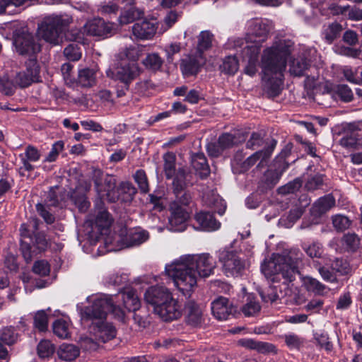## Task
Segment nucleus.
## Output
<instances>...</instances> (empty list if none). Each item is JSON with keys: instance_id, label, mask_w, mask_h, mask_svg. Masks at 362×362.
Returning <instances> with one entry per match:
<instances>
[{"instance_id": "nucleus-25", "label": "nucleus", "mask_w": 362, "mask_h": 362, "mask_svg": "<svg viewBox=\"0 0 362 362\" xmlns=\"http://www.w3.org/2000/svg\"><path fill=\"white\" fill-rule=\"evenodd\" d=\"M148 238V233L144 230H136L127 234L124 238H120L122 240L121 247H131L141 245Z\"/></svg>"}, {"instance_id": "nucleus-13", "label": "nucleus", "mask_w": 362, "mask_h": 362, "mask_svg": "<svg viewBox=\"0 0 362 362\" xmlns=\"http://www.w3.org/2000/svg\"><path fill=\"white\" fill-rule=\"evenodd\" d=\"M170 215L168 218V228L174 232H182L187 228L189 218L188 212L179 205L177 202H173L170 205Z\"/></svg>"}, {"instance_id": "nucleus-4", "label": "nucleus", "mask_w": 362, "mask_h": 362, "mask_svg": "<svg viewBox=\"0 0 362 362\" xmlns=\"http://www.w3.org/2000/svg\"><path fill=\"white\" fill-rule=\"evenodd\" d=\"M146 303L153 307V312L164 321L177 320L182 314V305L173 298L170 291L163 286H153L144 293Z\"/></svg>"}, {"instance_id": "nucleus-30", "label": "nucleus", "mask_w": 362, "mask_h": 362, "mask_svg": "<svg viewBox=\"0 0 362 362\" xmlns=\"http://www.w3.org/2000/svg\"><path fill=\"white\" fill-rule=\"evenodd\" d=\"M192 165L202 178L206 177L210 173L209 166L203 153H195L192 156Z\"/></svg>"}, {"instance_id": "nucleus-6", "label": "nucleus", "mask_w": 362, "mask_h": 362, "mask_svg": "<svg viewBox=\"0 0 362 362\" xmlns=\"http://www.w3.org/2000/svg\"><path fill=\"white\" fill-rule=\"evenodd\" d=\"M246 39L238 38L234 40V48L244 47L246 45H255L261 48L273 28L272 23L267 19H251L247 23Z\"/></svg>"}, {"instance_id": "nucleus-43", "label": "nucleus", "mask_w": 362, "mask_h": 362, "mask_svg": "<svg viewBox=\"0 0 362 362\" xmlns=\"http://www.w3.org/2000/svg\"><path fill=\"white\" fill-rule=\"evenodd\" d=\"M238 62L235 56H228L226 57L221 65L220 68L222 71L230 74H234L238 69Z\"/></svg>"}, {"instance_id": "nucleus-56", "label": "nucleus", "mask_w": 362, "mask_h": 362, "mask_svg": "<svg viewBox=\"0 0 362 362\" xmlns=\"http://www.w3.org/2000/svg\"><path fill=\"white\" fill-rule=\"evenodd\" d=\"M64 56L71 61H78L81 57L80 49L76 45L71 44L64 50Z\"/></svg>"}, {"instance_id": "nucleus-57", "label": "nucleus", "mask_w": 362, "mask_h": 362, "mask_svg": "<svg viewBox=\"0 0 362 362\" xmlns=\"http://www.w3.org/2000/svg\"><path fill=\"white\" fill-rule=\"evenodd\" d=\"M33 271L40 276H45L49 274L50 267L47 261L39 260L35 262Z\"/></svg>"}, {"instance_id": "nucleus-37", "label": "nucleus", "mask_w": 362, "mask_h": 362, "mask_svg": "<svg viewBox=\"0 0 362 362\" xmlns=\"http://www.w3.org/2000/svg\"><path fill=\"white\" fill-rule=\"evenodd\" d=\"M144 13L141 10L135 7H130L129 9L123 11L119 17V23L120 25H127L139 19L143 16Z\"/></svg>"}, {"instance_id": "nucleus-51", "label": "nucleus", "mask_w": 362, "mask_h": 362, "mask_svg": "<svg viewBox=\"0 0 362 362\" xmlns=\"http://www.w3.org/2000/svg\"><path fill=\"white\" fill-rule=\"evenodd\" d=\"M18 335L13 327H5L1 330V339L5 344L11 345L17 341Z\"/></svg>"}, {"instance_id": "nucleus-44", "label": "nucleus", "mask_w": 362, "mask_h": 362, "mask_svg": "<svg viewBox=\"0 0 362 362\" xmlns=\"http://www.w3.org/2000/svg\"><path fill=\"white\" fill-rule=\"evenodd\" d=\"M37 354L42 358H49L54 352L55 348L53 344L49 340H42L37 345Z\"/></svg>"}, {"instance_id": "nucleus-61", "label": "nucleus", "mask_w": 362, "mask_h": 362, "mask_svg": "<svg viewBox=\"0 0 362 362\" xmlns=\"http://www.w3.org/2000/svg\"><path fill=\"white\" fill-rule=\"evenodd\" d=\"M301 183L298 180H294L288 182L287 185L282 186L278 189V192L281 194H287L294 193L300 187Z\"/></svg>"}, {"instance_id": "nucleus-33", "label": "nucleus", "mask_w": 362, "mask_h": 362, "mask_svg": "<svg viewBox=\"0 0 362 362\" xmlns=\"http://www.w3.org/2000/svg\"><path fill=\"white\" fill-rule=\"evenodd\" d=\"M260 310L261 306L259 302L251 295L247 296L245 303L241 308L243 313L246 317L255 316L259 313Z\"/></svg>"}, {"instance_id": "nucleus-26", "label": "nucleus", "mask_w": 362, "mask_h": 362, "mask_svg": "<svg viewBox=\"0 0 362 362\" xmlns=\"http://www.w3.org/2000/svg\"><path fill=\"white\" fill-rule=\"evenodd\" d=\"M189 177H191L190 173L188 172L187 169L184 167L180 168L176 170L175 175L173 177L174 193H177L180 192V190L185 189V188L189 184Z\"/></svg>"}, {"instance_id": "nucleus-29", "label": "nucleus", "mask_w": 362, "mask_h": 362, "mask_svg": "<svg viewBox=\"0 0 362 362\" xmlns=\"http://www.w3.org/2000/svg\"><path fill=\"white\" fill-rule=\"evenodd\" d=\"M22 167H21V170H25L26 171H32L33 170V166L30 164V162H36L40 158V153L38 150L32 146H28L25 151L24 154L20 155Z\"/></svg>"}, {"instance_id": "nucleus-46", "label": "nucleus", "mask_w": 362, "mask_h": 362, "mask_svg": "<svg viewBox=\"0 0 362 362\" xmlns=\"http://www.w3.org/2000/svg\"><path fill=\"white\" fill-rule=\"evenodd\" d=\"M334 94L345 103L350 102L354 98V93L346 85H338L334 89Z\"/></svg>"}, {"instance_id": "nucleus-50", "label": "nucleus", "mask_w": 362, "mask_h": 362, "mask_svg": "<svg viewBox=\"0 0 362 362\" xmlns=\"http://www.w3.org/2000/svg\"><path fill=\"white\" fill-rule=\"evenodd\" d=\"M64 148V143L63 141H57L54 142L52 146L50 151L45 157L44 161L45 162H54L55 161L59 153H62Z\"/></svg>"}, {"instance_id": "nucleus-21", "label": "nucleus", "mask_w": 362, "mask_h": 362, "mask_svg": "<svg viewBox=\"0 0 362 362\" xmlns=\"http://www.w3.org/2000/svg\"><path fill=\"white\" fill-rule=\"evenodd\" d=\"M276 141L273 140L270 145L267 146L262 151H257L252 155L250 156L240 164V171L245 172L253 166L258 160V166L263 165L264 163L269 159L276 146Z\"/></svg>"}, {"instance_id": "nucleus-18", "label": "nucleus", "mask_w": 362, "mask_h": 362, "mask_svg": "<svg viewBox=\"0 0 362 362\" xmlns=\"http://www.w3.org/2000/svg\"><path fill=\"white\" fill-rule=\"evenodd\" d=\"M157 29L158 24L155 21L144 20L134 23L132 27V32L137 40H149L154 37Z\"/></svg>"}, {"instance_id": "nucleus-41", "label": "nucleus", "mask_w": 362, "mask_h": 362, "mask_svg": "<svg viewBox=\"0 0 362 362\" xmlns=\"http://www.w3.org/2000/svg\"><path fill=\"white\" fill-rule=\"evenodd\" d=\"M214 35L209 31H202L198 37L197 53H202L211 47Z\"/></svg>"}, {"instance_id": "nucleus-5", "label": "nucleus", "mask_w": 362, "mask_h": 362, "mask_svg": "<svg viewBox=\"0 0 362 362\" xmlns=\"http://www.w3.org/2000/svg\"><path fill=\"white\" fill-rule=\"evenodd\" d=\"M165 271L183 295L190 296L196 288L199 277L185 255L181 256L167 264Z\"/></svg>"}, {"instance_id": "nucleus-60", "label": "nucleus", "mask_w": 362, "mask_h": 362, "mask_svg": "<svg viewBox=\"0 0 362 362\" xmlns=\"http://www.w3.org/2000/svg\"><path fill=\"white\" fill-rule=\"evenodd\" d=\"M342 241L348 249L355 250L358 247L360 240L356 234L348 233L344 235Z\"/></svg>"}, {"instance_id": "nucleus-31", "label": "nucleus", "mask_w": 362, "mask_h": 362, "mask_svg": "<svg viewBox=\"0 0 362 362\" xmlns=\"http://www.w3.org/2000/svg\"><path fill=\"white\" fill-rule=\"evenodd\" d=\"M187 321L192 326L199 325L202 320V309L194 301H189L186 305Z\"/></svg>"}, {"instance_id": "nucleus-47", "label": "nucleus", "mask_w": 362, "mask_h": 362, "mask_svg": "<svg viewBox=\"0 0 362 362\" xmlns=\"http://www.w3.org/2000/svg\"><path fill=\"white\" fill-rule=\"evenodd\" d=\"M259 295L262 299L266 303H274L279 298L278 289L275 286H269L264 290L260 291Z\"/></svg>"}, {"instance_id": "nucleus-11", "label": "nucleus", "mask_w": 362, "mask_h": 362, "mask_svg": "<svg viewBox=\"0 0 362 362\" xmlns=\"http://www.w3.org/2000/svg\"><path fill=\"white\" fill-rule=\"evenodd\" d=\"M17 52L21 55L33 56L40 51V45L37 38L30 33L22 31L17 33L13 40Z\"/></svg>"}, {"instance_id": "nucleus-62", "label": "nucleus", "mask_w": 362, "mask_h": 362, "mask_svg": "<svg viewBox=\"0 0 362 362\" xmlns=\"http://www.w3.org/2000/svg\"><path fill=\"white\" fill-rule=\"evenodd\" d=\"M100 341L95 339L92 335V337H81L80 343L82 348L86 350H95L98 347V344Z\"/></svg>"}, {"instance_id": "nucleus-38", "label": "nucleus", "mask_w": 362, "mask_h": 362, "mask_svg": "<svg viewBox=\"0 0 362 362\" xmlns=\"http://www.w3.org/2000/svg\"><path fill=\"white\" fill-rule=\"evenodd\" d=\"M78 82L84 87H90L95 83V71L86 68L78 71Z\"/></svg>"}, {"instance_id": "nucleus-19", "label": "nucleus", "mask_w": 362, "mask_h": 362, "mask_svg": "<svg viewBox=\"0 0 362 362\" xmlns=\"http://www.w3.org/2000/svg\"><path fill=\"white\" fill-rule=\"evenodd\" d=\"M90 333L98 341L105 343L115 337L116 329L111 324L102 320L93 322L90 327Z\"/></svg>"}, {"instance_id": "nucleus-14", "label": "nucleus", "mask_w": 362, "mask_h": 362, "mask_svg": "<svg viewBox=\"0 0 362 362\" xmlns=\"http://www.w3.org/2000/svg\"><path fill=\"white\" fill-rule=\"evenodd\" d=\"M86 35L105 38L115 33V25L105 22L100 18H93L88 21L83 25Z\"/></svg>"}, {"instance_id": "nucleus-1", "label": "nucleus", "mask_w": 362, "mask_h": 362, "mask_svg": "<svg viewBox=\"0 0 362 362\" xmlns=\"http://www.w3.org/2000/svg\"><path fill=\"white\" fill-rule=\"evenodd\" d=\"M293 42L286 39H276L262 54L260 66L264 90L272 97L281 91L284 72L287 59L291 54Z\"/></svg>"}, {"instance_id": "nucleus-10", "label": "nucleus", "mask_w": 362, "mask_h": 362, "mask_svg": "<svg viewBox=\"0 0 362 362\" xmlns=\"http://www.w3.org/2000/svg\"><path fill=\"white\" fill-rule=\"evenodd\" d=\"M40 66L35 58H30L25 62L24 70L18 72L13 78V83L21 88H26L40 81Z\"/></svg>"}, {"instance_id": "nucleus-42", "label": "nucleus", "mask_w": 362, "mask_h": 362, "mask_svg": "<svg viewBox=\"0 0 362 362\" xmlns=\"http://www.w3.org/2000/svg\"><path fill=\"white\" fill-rule=\"evenodd\" d=\"M53 332L59 338L66 339L69 337V323L65 320H57L53 323Z\"/></svg>"}, {"instance_id": "nucleus-15", "label": "nucleus", "mask_w": 362, "mask_h": 362, "mask_svg": "<svg viewBox=\"0 0 362 362\" xmlns=\"http://www.w3.org/2000/svg\"><path fill=\"white\" fill-rule=\"evenodd\" d=\"M317 51L314 48L303 49L300 55L292 59L289 64V72L296 76H301L310 66L316 57Z\"/></svg>"}, {"instance_id": "nucleus-9", "label": "nucleus", "mask_w": 362, "mask_h": 362, "mask_svg": "<svg viewBox=\"0 0 362 362\" xmlns=\"http://www.w3.org/2000/svg\"><path fill=\"white\" fill-rule=\"evenodd\" d=\"M21 235L24 240L21 242V250L25 259L30 261L33 257V247H35L39 251L45 250L47 242L43 233H37L34 238L30 237L25 232V226L23 224L21 227Z\"/></svg>"}, {"instance_id": "nucleus-27", "label": "nucleus", "mask_w": 362, "mask_h": 362, "mask_svg": "<svg viewBox=\"0 0 362 362\" xmlns=\"http://www.w3.org/2000/svg\"><path fill=\"white\" fill-rule=\"evenodd\" d=\"M342 31V26L339 23L334 21L326 23L322 26V37L328 44H332L338 38Z\"/></svg>"}, {"instance_id": "nucleus-24", "label": "nucleus", "mask_w": 362, "mask_h": 362, "mask_svg": "<svg viewBox=\"0 0 362 362\" xmlns=\"http://www.w3.org/2000/svg\"><path fill=\"white\" fill-rule=\"evenodd\" d=\"M301 281L305 288L315 295L323 296L327 295L329 291V288L327 286L313 276H303Z\"/></svg>"}, {"instance_id": "nucleus-53", "label": "nucleus", "mask_w": 362, "mask_h": 362, "mask_svg": "<svg viewBox=\"0 0 362 362\" xmlns=\"http://www.w3.org/2000/svg\"><path fill=\"white\" fill-rule=\"evenodd\" d=\"M317 344L327 352H330L333 349V344L329 340V336L326 333L316 334L315 336Z\"/></svg>"}, {"instance_id": "nucleus-22", "label": "nucleus", "mask_w": 362, "mask_h": 362, "mask_svg": "<svg viewBox=\"0 0 362 362\" xmlns=\"http://www.w3.org/2000/svg\"><path fill=\"white\" fill-rule=\"evenodd\" d=\"M211 310L214 316L219 320H226L232 315L235 309L227 298L221 296L211 303Z\"/></svg>"}, {"instance_id": "nucleus-54", "label": "nucleus", "mask_w": 362, "mask_h": 362, "mask_svg": "<svg viewBox=\"0 0 362 362\" xmlns=\"http://www.w3.org/2000/svg\"><path fill=\"white\" fill-rule=\"evenodd\" d=\"M317 271L325 281L330 284L338 283V279L337 277L336 273L333 271H331L328 268H326L323 266H320L317 268Z\"/></svg>"}, {"instance_id": "nucleus-39", "label": "nucleus", "mask_w": 362, "mask_h": 362, "mask_svg": "<svg viewBox=\"0 0 362 362\" xmlns=\"http://www.w3.org/2000/svg\"><path fill=\"white\" fill-rule=\"evenodd\" d=\"M145 46L141 45H131L126 47L122 54L129 60L136 62L144 54L145 51Z\"/></svg>"}, {"instance_id": "nucleus-64", "label": "nucleus", "mask_w": 362, "mask_h": 362, "mask_svg": "<svg viewBox=\"0 0 362 362\" xmlns=\"http://www.w3.org/2000/svg\"><path fill=\"white\" fill-rule=\"evenodd\" d=\"M166 53L167 60L169 62H173L174 54L179 53L181 50V45L178 42H173L167 45L165 49Z\"/></svg>"}, {"instance_id": "nucleus-48", "label": "nucleus", "mask_w": 362, "mask_h": 362, "mask_svg": "<svg viewBox=\"0 0 362 362\" xmlns=\"http://www.w3.org/2000/svg\"><path fill=\"white\" fill-rule=\"evenodd\" d=\"M163 64V60L156 53H151L146 56L143 60V64L151 69L158 70L159 69Z\"/></svg>"}, {"instance_id": "nucleus-3", "label": "nucleus", "mask_w": 362, "mask_h": 362, "mask_svg": "<svg viewBox=\"0 0 362 362\" xmlns=\"http://www.w3.org/2000/svg\"><path fill=\"white\" fill-rule=\"evenodd\" d=\"M119 299L118 296H109L98 294L88 296L87 301L90 305L80 310L83 320H93V322H100L106 319L108 313L121 322L125 319V311L116 303Z\"/></svg>"}, {"instance_id": "nucleus-45", "label": "nucleus", "mask_w": 362, "mask_h": 362, "mask_svg": "<svg viewBox=\"0 0 362 362\" xmlns=\"http://www.w3.org/2000/svg\"><path fill=\"white\" fill-rule=\"evenodd\" d=\"M112 223L109 213L105 209H100L95 217V225L100 229L108 228Z\"/></svg>"}, {"instance_id": "nucleus-20", "label": "nucleus", "mask_w": 362, "mask_h": 362, "mask_svg": "<svg viewBox=\"0 0 362 362\" xmlns=\"http://www.w3.org/2000/svg\"><path fill=\"white\" fill-rule=\"evenodd\" d=\"M205 59L202 53L189 55L181 61L180 69L185 77L196 76L204 64Z\"/></svg>"}, {"instance_id": "nucleus-34", "label": "nucleus", "mask_w": 362, "mask_h": 362, "mask_svg": "<svg viewBox=\"0 0 362 362\" xmlns=\"http://www.w3.org/2000/svg\"><path fill=\"white\" fill-rule=\"evenodd\" d=\"M57 354L62 360L72 361L79 356V350L73 344H63L59 346Z\"/></svg>"}, {"instance_id": "nucleus-7", "label": "nucleus", "mask_w": 362, "mask_h": 362, "mask_svg": "<svg viewBox=\"0 0 362 362\" xmlns=\"http://www.w3.org/2000/svg\"><path fill=\"white\" fill-rule=\"evenodd\" d=\"M71 21V18L69 16L45 17L38 27V34L46 42L57 45L60 42V35L63 28L69 25Z\"/></svg>"}, {"instance_id": "nucleus-36", "label": "nucleus", "mask_w": 362, "mask_h": 362, "mask_svg": "<svg viewBox=\"0 0 362 362\" xmlns=\"http://www.w3.org/2000/svg\"><path fill=\"white\" fill-rule=\"evenodd\" d=\"M302 248L306 255L312 259H322L324 257V247L322 244L317 241L308 245L304 244L302 245Z\"/></svg>"}, {"instance_id": "nucleus-63", "label": "nucleus", "mask_w": 362, "mask_h": 362, "mask_svg": "<svg viewBox=\"0 0 362 362\" xmlns=\"http://www.w3.org/2000/svg\"><path fill=\"white\" fill-rule=\"evenodd\" d=\"M263 144V139L258 133H252L250 139L246 144L247 148L255 150L260 147Z\"/></svg>"}, {"instance_id": "nucleus-40", "label": "nucleus", "mask_w": 362, "mask_h": 362, "mask_svg": "<svg viewBox=\"0 0 362 362\" xmlns=\"http://www.w3.org/2000/svg\"><path fill=\"white\" fill-rule=\"evenodd\" d=\"M175 155L173 153L168 152L163 155L164 171L168 179L173 178L175 170Z\"/></svg>"}, {"instance_id": "nucleus-12", "label": "nucleus", "mask_w": 362, "mask_h": 362, "mask_svg": "<svg viewBox=\"0 0 362 362\" xmlns=\"http://www.w3.org/2000/svg\"><path fill=\"white\" fill-rule=\"evenodd\" d=\"M185 256L199 278L208 277L213 273L215 262L209 254L187 255Z\"/></svg>"}, {"instance_id": "nucleus-32", "label": "nucleus", "mask_w": 362, "mask_h": 362, "mask_svg": "<svg viewBox=\"0 0 362 362\" xmlns=\"http://www.w3.org/2000/svg\"><path fill=\"white\" fill-rule=\"evenodd\" d=\"M122 300L129 311L136 312L141 306V302L136 292L132 288H127L122 293Z\"/></svg>"}, {"instance_id": "nucleus-28", "label": "nucleus", "mask_w": 362, "mask_h": 362, "mask_svg": "<svg viewBox=\"0 0 362 362\" xmlns=\"http://www.w3.org/2000/svg\"><path fill=\"white\" fill-rule=\"evenodd\" d=\"M335 204V200L332 195L320 198L315 202L311 209V213L315 216H320L328 211Z\"/></svg>"}, {"instance_id": "nucleus-35", "label": "nucleus", "mask_w": 362, "mask_h": 362, "mask_svg": "<svg viewBox=\"0 0 362 362\" xmlns=\"http://www.w3.org/2000/svg\"><path fill=\"white\" fill-rule=\"evenodd\" d=\"M245 137L243 135L241 136H237L230 134H223L219 136L218 140V145L219 148L223 151V149L233 147L243 141Z\"/></svg>"}, {"instance_id": "nucleus-8", "label": "nucleus", "mask_w": 362, "mask_h": 362, "mask_svg": "<svg viewBox=\"0 0 362 362\" xmlns=\"http://www.w3.org/2000/svg\"><path fill=\"white\" fill-rule=\"evenodd\" d=\"M219 261L223 264V269L227 276H238L245 269V262L238 253L228 249L220 250L218 252Z\"/></svg>"}, {"instance_id": "nucleus-49", "label": "nucleus", "mask_w": 362, "mask_h": 362, "mask_svg": "<svg viewBox=\"0 0 362 362\" xmlns=\"http://www.w3.org/2000/svg\"><path fill=\"white\" fill-rule=\"evenodd\" d=\"M86 35V33L84 32L83 27L81 29L72 28L65 33V37L67 40L74 41L82 44L85 42Z\"/></svg>"}, {"instance_id": "nucleus-58", "label": "nucleus", "mask_w": 362, "mask_h": 362, "mask_svg": "<svg viewBox=\"0 0 362 362\" xmlns=\"http://www.w3.org/2000/svg\"><path fill=\"white\" fill-rule=\"evenodd\" d=\"M332 223L337 230H344L349 227L351 222L346 216L336 215L332 218Z\"/></svg>"}, {"instance_id": "nucleus-17", "label": "nucleus", "mask_w": 362, "mask_h": 362, "mask_svg": "<svg viewBox=\"0 0 362 362\" xmlns=\"http://www.w3.org/2000/svg\"><path fill=\"white\" fill-rule=\"evenodd\" d=\"M237 52L243 61L247 62L245 73L253 76L257 71V62L259 54V46L255 45H246L244 47L238 48Z\"/></svg>"}, {"instance_id": "nucleus-23", "label": "nucleus", "mask_w": 362, "mask_h": 362, "mask_svg": "<svg viewBox=\"0 0 362 362\" xmlns=\"http://www.w3.org/2000/svg\"><path fill=\"white\" fill-rule=\"evenodd\" d=\"M194 220L197 228L206 231H214L218 230L221 223L215 219L214 216L208 212L200 211L194 216Z\"/></svg>"}, {"instance_id": "nucleus-52", "label": "nucleus", "mask_w": 362, "mask_h": 362, "mask_svg": "<svg viewBox=\"0 0 362 362\" xmlns=\"http://www.w3.org/2000/svg\"><path fill=\"white\" fill-rule=\"evenodd\" d=\"M48 319L47 315L44 310H39L36 313L34 317V324L36 328L40 331H45L47 328Z\"/></svg>"}, {"instance_id": "nucleus-2", "label": "nucleus", "mask_w": 362, "mask_h": 362, "mask_svg": "<svg viewBox=\"0 0 362 362\" xmlns=\"http://www.w3.org/2000/svg\"><path fill=\"white\" fill-rule=\"evenodd\" d=\"M303 253L299 249H291L286 255H273L270 259L261 265L262 272L272 280L292 281L298 273V265L303 259Z\"/></svg>"}, {"instance_id": "nucleus-16", "label": "nucleus", "mask_w": 362, "mask_h": 362, "mask_svg": "<svg viewBox=\"0 0 362 362\" xmlns=\"http://www.w3.org/2000/svg\"><path fill=\"white\" fill-rule=\"evenodd\" d=\"M141 73V69L136 63H124L118 66L115 72L114 78L124 84L128 88L129 84Z\"/></svg>"}, {"instance_id": "nucleus-55", "label": "nucleus", "mask_w": 362, "mask_h": 362, "mask_svg": "<svg viewBox=\"0 0 362 362\" xmlns=\"http://www.w3.org/2000/svg\"><path fill=\"white\" fill-rule=\"evenodd\" d=\"M136 182L138 184L139 189L144 193L148 192V183L146 175L142 170H139L135 173L134 176Z\"/></svg>"}, {"instance_id": "nucleus-59", "label": "nucleus", "mask_w": 362, "mask_h": 362, "mask_svg": "<svg viewBox=\"0 0 362 362\" xmlns=\"http://www.w3.org/2000/svg\"><path fill=\"white\" fill-rule=\"evenodd\" d=\"M128 280L127 276L126 274L119 275L118 274H112L110 275L107 280L106 283L108 285L112 286H122L127 283Z\"/></svg>"}]
</instances>
